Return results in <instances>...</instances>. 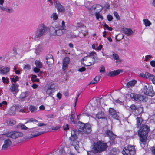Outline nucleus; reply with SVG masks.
<instances>
[{"label":"nucleus","mask_w":155,"mask_h":155,"mask_svg":"<svg viewBox=\"0 0 155 155\" xmlns=\"http://www.w3.org/2000/svg\"><path fill=\"white\" fill-rule=\"evenodd\" d=\"M85 68L84 67H82L81 68L79 69L78 71L80 72H82L85 71Z\"/></svg>","instance_id":"58"},{"label":"nucleus","mask_w":155,"mask_h":155,"mask_svg":"<svg viewBox=\"0 0 155 155\" xmlns=\"http://www.w3.org/2000/svg\"><path fill=\"white\" fill-rule=\"evenodd\" d=\"M96 117L98 119L106 118L105 117L104 113L102 112L98 113L96 115Z\"/></svg>","instance_id":"25"},{"label":"nucleus","mask_w":155,"mask_h":155,"mask_svg":"<svg viewBox=\"0 0 155 155\" xmlns=\"http://www.w3.org/2000/svg\"><path fill=\"white\" fill-rule=\"evenodd\" d=\"M95 15L96 16L97 19L98 20L99 18H100L101 20L103 19V16L102 15H101L99 12H96Z\"/></svg>","instance_id":"33"},{"label":"nucleus","mask_w":155,"mask_h":155,"mask_svg":"<svg viewBox=\"0 0 155 155\" xmlns=\"http://www.w3.org/2000/svg\"><path fill=\"white\" fill-rule=\"evenodd\" d=\"M19 85L16 83L12 84L10 88L11 91L13 94L17 93L19 91Z\"/></svg>","instance_id":"15"},{"label":"nucleus","mask_w":155,"mask_h":155,"mask_svg":"<svg viewBox=\"0 0 155 155\" xmlns=\"http://www.w3.org/2000/svg\"><path fill=\"white\" fill-rule=\"evenodd\" d=\"M95 61V58L94 57L87 58V60H83V58L81 60V63L86 66H90L94 64Z\"/></svg>","instance_id":"8"},{"label":"nucleus","mask_w":155,"mask_h":155,"mask_svg":"<svg viewBox=\"0 0 155 155\" xmlns=\"http://www.w3.org/2000/svg\"><path fill=\"white\" fill-rule=\"evenodd\" d=\"M152 57V56L151 55H148L146 56L145 57V61H147L149 59H150Z\"/></svg>","instance_id":"54"},{"label":"nucleus","mask_w":155,"mask_h":155,"mask_svg":"<svg viewBox=\"0 0 155 155\" xmlns=\"http://www.w3.org/2000/svg\"><path fill=\"white\" fill-rule=\"evenodd\" d=\"M99 71L100 72L102 73L105 72V69L104 66H101L99 68Z\"/></svg>","instance_id":"44"},{"label":"nucleus","mask_w":155,"mask_h":155,"mask_svg":"<svg viewBox=\"0 0 155 155\" xmlns=\"http://www.w3.org/2000/svg\"><path fill=\"white\" fill-rule=\"evenodd\" d=\"M46 60L47 64L49 65L52 64L54 62V60L53 58L47 59Z\"/></svg>","instance_id":"36"},{"label":"nucleus","mask_w":155,"mask_h":155,"mask_svg":"<svg viewBox=\"0 0 155 155\" xmlns=\"http://www.w3.org/2000/svg\"><path fill=\"white\" fill-rule=\"evenodd\" d=\"M21 129L23 130H27L28 128L24 124L21 125Z\"/></svg>","instance_id":"61"},{"label":"nucleus","mask_w":155,"mask_h":155,"mask_svg":"<svg viewBox=\"0 0 155 155\" xmlns=\"http://www.w3.org/2000/svg\"><path fill=\"white\" fill-rule=\"evenodd\" d=\"M114 14V16L117 19V20H120V17L119 15H118V13L115 11H114L113 12Z\"/></svg>","instance_id":"42"},{"label":"nucleus","mask_w":155,"mask_h":155,"mask_svg":"<svg viewBox=\"0 0 155 155\" xmlns=\"http://www.w3.org/2000/svg\"><path fill=\"white\" fill-rule=\"evenodd\" d=\"M12 143V142L9 139H8L5 140L4 144L2 146V149L3 150L7 149L10 146Z\"/></svg>","instance_id":"18"},{"label":"nucleus","mask_w":155,"mask_h":155,"mask_svg":"<svg viewBox=\"0 0 155 155\" xmlns=\"http://www.w3.org/2000/svg\"><path fill=\"white\" fill-rule=\"evenodd\" d=\"M37 76L35 75H33L31 78V80L33 82H38L39 81V79L36 78Z\"/></svg>","instance_id":"34"},{"label":"nucleus","mask_w":155,"mask_h":155,"mask_svg":"<svg viewBox=\"0 0 155 155\" xmlns=\"http://www.w3.org/2000/svg\"><path fill=\"white\" fill-rule=\"evenodd\" d=\"M97 83V81L94 79L92 80L90 84H95Z\"/></svg>","instance_id":"64"},{"label":"nucleus","mask_w":155,"mask_h":155,"mask_svg":"<svg viewBox=\"0 0 155 155\" xmlns=\"http://www.w3.org/2000/svg\"><path fill=\"white\" fill-rule=\"evenodd\" d=\"M68 126V124H66L65 125H64L63 126L64 130H68L69 129Z\"/></svg>","instance_id":"57"},{"label":"nucleus","mask_w":155,"mask_h":155,"mask_svg":"<svg viewBox=\"0 0 155 155\" xmlns=\"http://www.w3.org/2000/svg\"><path fill=\"white\" fill-rule=\"evenodd\" d=\"M143 108L141 106L137 107L134 111V114L135 115L137 116L140 115L143 113Z\"/></svg>","instance_id":"19"},{"label":"nucleus","mask_w":155,"mask_h":155,"mask_svg":"<svg viewBox=\"0 0 155 155\" xmlns=\"http://www.w3.org/2000/svg\"><path fill=\"white\" fill-rule=\"evenodd\" d=\"M149 131V127L146 125L141 126L139 130L138 134L140 137V141L143 143L146 141Z\"/></svg>","instance_id":"1"},{"label":"nucleus","mask_w":155,"mask_h":155,"mask_svg":"<svg viewBox=\"0 0 155 155\" xmlns=\"http://www.w3.org/2000/svg\"><path fill=\"white\" fill-rule=\"evenodd\" d=\"M71 136L77 135V131L75 130H72L71 131Z\"/></svg>","instance_id":"49"},{"label":"nucleus","mask_w":155,"mask_h":155,"mask_svg":"<svg viewBox=\"0 0 155 155\" xmlns=\"http://www.w3.org/2000/svg\"><path fill=\"white\" fill-rule=\"evenodd\" d=\"M150 64L153 67H155V61L154 60L150 62Z\"/></svg>","instance_id":"59"},{"label":"nucleus","mask_w":155,"mask_h":155,"mask_svg":"<svg viewBox=\"0 0 155 155\" xmlns=\"http://www.w3.org/2000/svg\"><path fill=\"white\" fill-rule=\"evenodd\" d=\"M123 31L126 35H131L133 33L132 30L130 28H123L122 29Z\"/></svg>","instance_id":"24"},{"label":"nucleus","mask_w":155,"mask_h":155,"mask_svg":"<svg viewBox=\"0 0 155 155\" xmlns=\"http://www.w3.org/2000/svg\"><path fill=\"white\" fill-rule=\"evenodd\" d=\"M79 123L80 124L78 129L80 133L83 134H88L91 131V126L89 124H84L80 122H79Z\"/></svg>","instance_id":"3"},{"label":"nucleus","mask_w":155,"mask_h":155,"mask_svg":"<svg viewBox=\"0 0 155 155\" xmlns=\"http://www.w3.org/2000/svg\"><path fill=\"white\" fill-rule=\"evenodd\" d=\"M53 31H54V32L52 33V34L53 35L61 36L64 32H65L64 31L62 28H61L60 26L57 27L56 29H54Z\"/></svg>","instance_id":"12"},{"label":"nucleus","mask_w":155,"mask_h":155,"mask_svg":"<svg viewBox=\"0 0 155 155\" xmlns=\"http://www.w3.org/2000/svg\"><path fill=\"white\" fill-rule=\"evenodd\" d=\"M65 27V22L64 21H63L62 22V26H61V28L63 29L64 31H65V30L64 29Z\"/></svg>","instance_id":"56"},{"label":"nucleus","mask_w":155,"mask_h":155,"mask_svg":"<svg viewBox=\"0 0 155 155\" xmlns=\"http://www.w3.org/2000/svg\"><path fill=\"white\" fill-rule=\"evenodd\" d=\"M75 118V116L74 115V113L72 112L71 116L70 119L71 121L74 123H75V122L74 120Z\"/></svg>","instance_id":"38"},{"label":"nucleus","mask_w":155,"mask_h":155,"mask_svg":"<svg viewBox=\"0 0 155 155\" xmlns=\"http://www.w3.org/2000/svg\"><path fill=\"white\" fill-rule=\"evenodd\" d=\"M143 21L146 26H150L151 24V23L147 19H144Z\"/></svg>","instance_id":"31"},{"label":"nucleus","mask_w":155,"mask_h":155,"mask_svg":"<svg viewBox=\"0 0 155 155\" xmlns=\"http://www.w3.org/2000/svg\"><path fill=\"white\" fill-rule=\"evenodd\" d=\"M96 53L94 52H91L89 53V55H87L83 58V60H87V58H91L94 57Z\"/></svg>","instance_id":"26"},{"label":"nucleus","mask_w":155,"mask_h":155,"mask_svg":"<svg viewBox=\"0 0 155 155\" xmlns=\"http://www.w3.org/2000/svg\"><path fill=\"white\" fill-rule=\"evenodd\" d=\"M29 109L31 112H36L37 110V108L35 107L32 105L29 107Z\"/></svg>","instance_id":"35"},{"label":"nucleus","mask_w":155,"mask_h":155,"mask_svg":"<svg viewBox=\"0 0 155 155\" xmlns=\"http://www.w3.org/2000/svg\"><path fill=\"white\" fill-rule=\"evenodd\" d=\"M40 69L38 68L35 67L34 69V71L35 73L39 72L40 71Z\"/></svg>","instance_id":"55"},{"label":"nucleus","mask_w":155,"mask_h":155,"mask_svg":"<svg viewBox=\"0 0 155 155\" xmlns=\"http://www.w3.org/2000/svg\"><path fill=\"white\" fill-rule=\"evenodd\" d=\"M55 90L54 85L51 84L50 87L48 88L46 91V93L47 94L49 95L51 94L52 92Z\"/></svg>","instance_id":"21"},{"label":"nucleus","mask_w":155,"mask_h":155,"mask_svg":"<svg viewBox=\"0 0 155 155\" xmlns=\"http://www.w3.org/2000/svg\"><path fill=\"white\" fill-rule=\"evenodd\" d=\"M16 121L13 119H11L9 121V124L11 125H12L16 124Z\"/></svg>","instance_id":"41"},{"label":"nucleus","mask_w":155,"mask_h":155,"mask_svg":"<svg viewBox=\"0 0 155 155\" xmlns=\"http://www.w3.org/2000/svg\"><path fill=\"white\" fill-rule=\"evenodd\" d=\"M130 108L132 110H134V111H135L137 107L134 104H132L130 107Z\"/></svg>","instance_id":"46"},{"label":"nucleus","mask_w":155,"mask_h":155,"mask_svg":"<svg viewBox=\"0 0 155 155\" xmlns=\"http://www.w3.org/2000/svg\"><path fill=\"white\" fill-rule=\"evenodd\" d=\"M45 133V132L44 131L42 132H37V133H35L33 134H32V136L30 137V138L34 137H35L37 136H39V135H40L42 134H44Z\"/></svg>","instance_id":"29"},{"label":"nucleus","mask_w":155,"mask_h":155,"mask_svg":"<svg viewBox=\"0 0 155 155\" xmlns=\"http://www.w3.org/2000/svg\"><path fill=\"white\" fill-rule=\"evenodd\" d=\"M53 58V56L51 54H48L46 57V60Z\"/></svg>","instance_id":"60"},{"label":"nucleus","mask_w":155,"mask_h":155,"mask_svg":"<svg viewBox=\"0 0 155 155\" xmlns=\"http://www.w3.org/2000/svg\"><path fill=\"white\" fill-rule=\"evenodd\" d=\"M27 94L25 93H22L20 95V98L21 99H23L27 96Z\"/></svg>","instance_id":"43"},{"label":"nucleus","mask_w":155,"mask_h":155,"mask_svg":"<svg viewBox=\"0 0 155 155\" xmlns=\"http://www.w3.org/2000/svg\"><path fill=\"white\" fill-rule=\"evenodd\" d=\"M54 2L55 7L57 9L58 11L62 13L64 12L65 11V9L64 7L57 0H55Z\"/></svg>","instance_id":"13"},{"label":"nucleus","mask_w":155,"mask_h":155,"mask_svg":"<svg viewBox=\"0 0 155 155\" xmlns=\"http://www.w3.org/2000/svg\"><path fill=\"white\" fill-rule=\"evenodd\" d=\"M120 71L119 70H114L113 71H110L108 73V76L110 77H113L118 75L120 73Z\"/></svg>","instance_id":"20"},{"label":"nucleus","mask_w":155,"mask_h":155,"mask_svg":"<svg viewBox=\"0 0 155 155\" xmlns=\"http://www.w3.org/2000/svg\"><path fill=\"white\" fill-rule=\"evenodd\" d=\"M122 153L123 155H134L136 153L135 146L129 145L125 147Z\"/></svg>","instance_id":"4"},{"label":"nucleus","mask_w":155,"mask_h":155,"mask_svg":"<svg viewBox=\"0 0 155 155\" xmlns=\"http://www.w3.org/2000/svg\"><path fill=\"white\" fill-rule=\"evenodd\" d=\"M78 139L77 135L71 136L69 137V139L71 141V143H73L74 141H76Z\"/></svg>","instance_id":"28"},{"label":"nucleus","mask_w":155,"mask_h":155,"mask_svg":"<svg viewBox=\"0 0 155 155\" xmlns=\"http://www.w3.org/2000/svg\"><path fill=\"white\" fill-rule=\"evenodd\" d=\"M70 62V59L69 57H67L64 58L62 65V69L63 71H65L68 68Z\"/></svg>","instance_id":"16"},{"label":"nucleus","mask_w":155,"mask_h":155,"mask_svg":"<svg viewBox=\"0 0 155 155\" xmlns=\"http://www.w3.org/2000/svg\"><path fill=\"white\" fill-rule=\"evenodd\" d=\"M10 68L8 67H6L2 68H0V73L3 74H5L9 72Z\"/></svg>","instance_id":"22"},{"label":"nucleus","mask_w":155,"mask_h":155,"mask_svg":"<svg viewBox=\"0 0 155 155\" xmlns=\"http://www.w3.org/2000/svg\"><path fill=\"white\" fill-rule=\"evenodd\" d=\"M18 80L19 77L18 76L15 77L14 76L13 78H11V81L15 83H16L17 81Z\"/></svg>","instance_id":"40"},{"label":"nucleus","mask_w":155,"mask_h":155,"mask_svg":"<svg viewBox=\"0 0 155 155\" xmlns=\"http://www.w3.org/2000/svg\"><path fill=\"white\" fill-rule=\"evenodd\" d=\"M7 104V102L6 101H3L2 103H0V107H4L5 105Z\"/></svg>","instance_id":"45"},{"label":"nucleus","mask_w":155,"mask_h":155,"mask_svg":"<svg viewBox=\"0 0 155 155\" xmlns=\"http://www.w3.org/2000/svg\"><path fill=\"white\" fill-rule=\"evenodd\" d=\"M96 8H99V9L98 11L99 12L101 11L103 9V8L102 7V6L101 5H96V7L95 8V9Z\"/></svg>","instance_id":"53"},{"label":"nucleus","mask_w":155,"mask_h":155,"mask_svg":"<svg viewBox=\"0 0 155 155\" xmlns=\"http://www.w3.org/2000/svg\"><path fill=\"white\" fill-rule=\"evenodd\" d=\"M61 127L59 125L55 126H53L52 128V129L54 130H58Z\"/></svg>","instance_id":"51"},{"label":"nucleus","mask_w":155,"mask_h":155,"mask_svg":"<svg viewBox=\"0 0 155 155\" xmlns=\"http://www.w3.org/2000/svg\"><path fill=\"white\" fill-rule=\"evenodd\" d=\"M108 147L107 143H105L103 141H99L94 144L92 151L95 154L101 153L105 151Z\"/></svg>","instance_id":"2"},{"label":"nucleus","mask_w":155,"mask_h":155,"mask_svg":"<svg viewBox=\"0 0 155 155\" xmlns=\"http://www.w3.org/2000/svg\"><path fill=\"white\" fill-rule=\"evenodd\" d=\"M35 64L36 66L38 68H41L43 67V64L42 63L38 61H35Z\"/></svg>","instance_id":"30"},{"label":"nucleus","mask_w":155,"mask_h":155,"mask_svg":"<svg viewBox=\"0 0 155 155\" xmlns=\"http://www.w3.org/2000/svg\"><path fill=\"white\" fill-rule=\"evenodd\" d=\"M48 30L47 27L43 24L40 25L36 32V37L40 38Z\"/></svg>","instance_id":"5"},{"label":"nucleus","mask_w":155,"mask_h":155,"mask_svg":"<svg viewBox=\"0 0 155 155\" xmlns=\"http://www.w3.org/2000/svg\"><path fill=\"white\" fill-rule=\"evenodd\" d=\"M136 127L139 128L141 126L145 125L144 124V120L141 117H137L136 118Z\"/></svg>","instance_id":"17"},{"label":"nucleus","mask_w":155,"mask_h":155,"mask_svg":"<svg viewBox=\"0 0 155 155\" xmlns=\"http://www.w3.org/2000/svg\"><path fill=\"white\" fill-rule=\"evenodd\" d=\"M150 74L148 72H146L145 74L142 73L140 74L139 76L140 77L148 79Z\"/></svg>","instance_id":"27"},{"label":"nucleus","mask_w":155,"mask_h":155,"mask_svg":"<svg viewBox=\"0 0 155 155\" xmlns=\"http://www.w3.org/2000/svg\"><path fill=\"white\" fill-rule=\"evenodd\" d=\"M105 133V136L109 137L110 140V145H112L115 144L116 142V141L115 140L116 136L113 134L112 131L109 130H106Z\"/></svg>","instance_id":"6"},{"label":"nucleus","mask_w":155,"mask_h":155,"mask_svg":"<svg viewBox=\"0 0 155 155\" xmlns=\"http://www.w3.org/2000/svg\"><path fill=\"white\" fill-rule=\"evenodd\" d=\"M6 11L9 13H10L13 12V9L12 8L11 9H9V8H6Z\"/></svg>","instance_id":"63"},{"label":"nucleus","mask_w":155,"mask_h":155,"mask_svg":"<svg viewBox=\"0 0 155 155\" xmlns=\"http://www.w3.org/2000/svg\"><path fill=\"white\" fill-rule=\"evenodd\" d=\"M104 27L110 31H111L112 30V28L111 27H109L108 25L107 24H105L104 25Z\"/></svg>","instance_id":"50"},{"label":"nucleus","mask_w":155,"mask_h":155,"mask_svg":"<svg viewBox=\"0 0 155 155\" xmlns=\"http://www.w3.org/2000/svg\"><path fill=\"white\" fill-rule=\"evenodd\" d=\"M131 96L135 101H143L144 99V96L135 93L131 94Z\"/></svg>","instance_id":"14"},{"label":"nucleus","mask_w":155,"mask_h":155,"mask_svg":"<svg viewBox=\"0 0 155 155\" xmlns=\"http://www.w3.org/2000/svg\"><path fill=\"white\" fill-rule=\"evenodd\" d=\"M16 111L21 112H25L24 109H22L21 106H17L15 107H12L10 111H9V114L10 115H15Z\"/></svg>","instance_id":"9"},{"label":"nucleus","mask_w":155,"mask_h":155,"mask_svg":"<svg viewBox=\"0 0 155 155\" xmlns=\"http://www.w3.org/2000/svg\"><path fill=\"white\" fill-rule=\"evenodd\" d=\"M137 82V81L135 80H133L130 81L127 83V88H128L130 87H133L135 85Z\"/></svg>","instance_id":"23"},{"label":"nucleus","mask_w":155,"mask_h":155,"mask_svg":"<svg viewBox=\"0 0 155 155\" xmlns=\"http://www.w3.org/2000/svg\"><path fill=\"white\" fill-rule=\"evenodd\" d=\"M2 80L3 82L4 83L8 84L9 82V80L8 78H5L4 77H3L2 78Z\"/></svg>","instance_id":"39"},{"label":"nucleus","mask_w":155,"mask_h":155,"mask_svg":"<svg viewBox=\"0 0 155 155\" xmlns=\"http://www.w3.org/2000/svg\"><path fill=\"white\" fill-rule=\"evenodd\" d=\"M113 58L115 60H117L119 59V56L117 54H113Z\"/></svg>","instance_id":"47"},{"label":"nucleus","mask_w":155,"mask_h":155,"mask_svg":"<svg viewBox=\"0 0 155 155\" xmlns=\"http://www.w3.org/2000/svg\"><path fill=\"white\" fill-rule=\"evenodd\" d=\"M51 18H52L53 20H57L58 18V16L56 13H53L51 16Z\"/></svg>","instance_id":"37"},{"label":"nucleus","mask_w":155,"mask_h":155,"mask_svg":"<svg viewBox=\"0 0 155 155\" xmlns=\"http://www.w3.org/2000/svg\"><path fill=\"white\" fill-rule=\"evenodd\" d=\"M23 134L22 133L17 131L11 132L7 134V136L12 139H15L17 138L21 137Z\"/></svg>","instance_id":"10"},{"label":"nucleus","mask_w":155,"mask_h":155,"mask_svg":"<svg viewBox=\"0 0 155 155\" xmlns=\"http://www.w3.org/2000/svg\"><path fill=\"white\" fill-rule=\"evenodd\" d=\"M143 91L144 93L146 95L150 96H153L154 95V92L153 91V88L144 85L143 87Z\"/></svg>","instance_id":"7"},{"label":"nucleus","mask_w":155,"mask_h":155,"mask_svg":"<svg viewBox=\"0 0 155 155\" xmlns=\"http://www.w3.org/2000/svg\"><path fill=\"white\" fill-rule=\"evenodd\" d=\"M27 121L25 123V124L31 122H38V121L36 119L33 118H30L28 119H27Z\"/></svg>","instance_id":"32"},{"label":"nucleus","mask_w":155,"mask_h":155,"mask_svg":"<svg viewBox=\"0 0 155 155\" xmlns=\"http://www.w3.org/2000/svg\"><path fill=\"white\" fill-rule=\"evenodd\" d=\"M107 18L109 21H110L113 19V17L111 15H108L107 16Z\"/></svg>","instance_id":"48"},{"label":"nucleus","mask_w":155,"mask_h":155,"mask_svg":"<svg viewBox=\"0 0 155 155\" xmlns=\"http://www.w3.org/2000/svg\"><path fill=\"white\" fill-rule=\"evenodd\" d=\"M109 115L112 117L118 120H120V117L117 115L116 110L114 108H109Z\"/></svg>","instance_id":"11"},{"label":"nucleus","mask_w":155,"mask_h":155,"mask_svg":"<svg viewBox=\"0 0 155 155\" xmlns=\"http://www.w3.org/2000/svg\"><path fill=\"white\" fill-rule=\"evenodd\" d=\"M24 68L25 69L30 70L31 69V67L29 65L27 64L25 66Z\"/></svg>","instance_id":"62"},{"label":"nucleus","mask_w":155,"mask_h":155,"mask_svg":"<svg viewBox=\"0 0 155 155\" xmlns=\"http://www.w3.org/2000/svg\"><path fill=\"white\" fill-rule=\"evenodd\" d=\"M77 28H78L83 27L84 25V24L81 23H77Z\"/></svg>","instance_id":"52"}]
</instances>
